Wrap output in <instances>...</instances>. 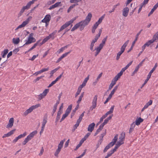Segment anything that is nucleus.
<instances>
[{"instance_id":"f257e3e1","label":"nucleus","mask_w":158,"mask_h":158,"mask_svg":"<svg viewBox=\"0 0 158 158\" xmlns=\"http://www.w3.org/2000/svg\"><path fill=\"white\" fill-rule=\"evenodd\" d=\"M35 1V0H32L31 1L29 2L26 6L23 7L18 14V16H20L25 10H27L30 9L31 5L33 4Z\"/></svg>"},{"instance_id":"f03ea898","label":"nucleus","mask_w":158,"mask_h":158,"mask_svg":"<svg viewBox=\"0 0 158 158\" xmlns=\"http://www.w3.org/2000/svg\"><path fill=\"white\" fill-rule=\"evenodd\" d=\"M37 133V131H33L31 132L27 137L25 139L24 141L22 142V144L25 145L29 141L31 140Z\"/></svg>"},{"instance_id":"7ed1b4c3","label":"nucleus","mask_w":158,"mask_h":158,"mask_svg":"<svg viewBox=\"0 0 158 158\" xmlns=\"http://www.w3.org/2000/svg\"><path fill=\"white\" fill-rule=\"evenodd\" d=\"M129 40H127L122 46L120 49V51L119 52H118L117 54L116 58V59L117 60H118L119 59L120 56L124 51L126 46H127L128 44L129 43Z\"/></svg>"},{"instance_id":"20e7f679","label":"nucleus","mask_w":158,"mask_h":158,"mask_svg":"<svg viewBox=\"0 0 158 158\" xmlns=\"http://www.w3.org/2000/svg\"><path fill=\"white\" fill-rule=\"evenodd\" d=\"M157 66V63L155 64L154 67L152 68V69L150 71L148 75L147 79L145 80L144 83L142 84L141 87V88H142L144 85L146 84L147 82L149 80V79L150 78L151 76L152 75V74L153 73V71L155 70Z\"/></svg>"},{"instance_id":"39448f33","label":"nucleus","mask_w":158,"mask_h":158,"mask_svg":"<svg viewBox=\"0 0 158 158\" xmlns=\"http://www.w3.org/2000/svg\"><path fill=\"white\" fill-rule=\"evenodd\" d=\"M85 27V26L82 22L81 21L76 24L74 26V27L72 28V29L71 30V31H75V30L77 29L79 27H80V31H82L84 29Z\"/></svg>"},{"instance_id":"423d86ee","label":"nucleus","mask_w":158,"mask_h":158,"mask_svg":"<svg viewBox=\"0 0 158 158\" xmlns=\"http://www.w3.org/2000/svg\"><path fill=\"white\" fill-rule=\"evenodd\" d=\"M64 141L65 139H64L60 142L58 145V148L56 150L54 154V155L56 156H58V154L63 147V145Z\"/></svg>"},{"instance_id":"0eeeda50","label":"nucleus","mask_w":158,"mask_h":158,"mask_svg":"<svg viewBox=\"0 0 158 158\" xmlns=\"http://www.w3.org/2000/svg\"><path fill=\"white\" fill-rule=\"evenodd\" d=\"M92 17V14L91 13H89L86 16L85 19L84 20L81 21L85 26L88 25Z\"/></svg>"},{"instance_id":"6e6552de","label":"nucleus","mask_w":158,"mask_h":158,"mask_svg":"<svg viewBox=\"0 0 158 158\" xmlns=\"http://www.w3.org/2000/svg\"><path fill=\"white\" fill-rule=\"evenodd\" d=\"M33 34L32 33L30 34L28 37V40L26 43L21 47L24 46L25 45L30 44L32 43L35 42L36 41L35 38L33 37Z\"/></svg>"},{"instance_id":"1a4fd4ad","label":"nucleus","mask_w":158,"mask_h":158,"mask_svg":"<svg viewBox=\"0 0 158 158\" xmlns=\"http://www.w3.org/2000/svg\"><path fill=\"white\" fill-rule=\"evenodd\" d=\"M98 98V96L97 95H95L93 99L92 102V105L90 107L89 110H92L94 109H95L97 106V102Z\"/></svg>"},{"instance_id":"9d476101","label":"nucleus","mask_w":158,"mask_h":158,"mask_svg":"<svg viewBox=\"0 0 158 158\" xmlns=\"http://www.w3.org/2000/svg\"><path fill=\"white\" fill-rule=\"evenodd\" d=\"M49 89H46L43 92L38 95V99L40 100L43 98H44L48 92Z\"/></svg>"},{"instance_id":"9b49d317","label":"nucleus","mask_w":158,"mask_h":158,"mask_svg":"<svg viewBox=\"0 0 158 158\" xmlns=\"http://www.w3.org/2000/svg\"><path fill=\"white\" fill-rule=\"evenodd\" d=\"M143 30L141 29L139 32L136 35V37H135V39L134 41L133 42L129 50L128 51V52H130L132 49L133 47L134 46L136 42L137 41V40H138V37L139 35L140 34L141 32Z\"/></svg>"},{"instance_id":"f8f14e48","label":"nucleus","mask_w":158,"mask_h":158,"mask_svg":"<svg viewBox=\"0 0 158 158\" xmlns=\"http://www.w3.org/2000/svg\"><path fill=\"white\" fill-rule=\"evenodd\" d=\"M129 12V9L127 7H126L123 10V15L125 17H126L128 15Z\"/></svg>"},{"instance_id":"ddd939ff","label":"nucleus","mask_w":158,"mask_h":158,"mask_svg":"<svg viewBox=\"0 0 158 158\" xmlns=\"http://www.w3.org/2000/svg\"><path fill=\"white\" fill-rule=\"evenodd\" d=\"M14 122V119L13 118H10L9 121V123L6 126V128H11L13 126Z\"/></svg>"},{"instance_id":"4468645a","label":"nucleus","mask_w":158,"mask_h":158,"mask_svg":"<svg viewBox=\"0 0 158 158\" xmlns=\"http://www.w3.org/2000/svg\"><path fill=\"white\" fill-rule=\"evenodd\" d=\"M51 18V16L50 15H46L44 18L42 20L41 22L43 23H47L49 22Z\"/></svg>"},{"instance_id":"2eb2a0df","label":"nucleus","mask_w":158,"mask_h":158,"mask_svg":"<svg viewBox=\"0 0 158 158\" xmlns=\"http://www.w3.org/2000/svg\"><path fill=\"white\" fill-rule=\"evenodd\" d=\"M95 126V124L94 123L90 124L88 127V131L90 132H92L94 129Z\"/></svg>"},{"instance_id":"dca6fc26","label":"nucleus","mask_w":158,"mask_h":158,"mask_svg":"<svg viewBox=\"0 0 158 158\" xmlns=\"http://www.w3.org/2000/svg\"><path fill=\"white\" fill-rule=\"evenodd\" d=\"M49 39V38L47 36L43 40L42 42L41 43L40 42L41 40H38L37 41L38 42V46H41L42 44H43L46 43V42H47L48 40Z\"/></svg>"},{"instance_id":"f3484780","label":"nucleus","mask_w":158,"mask_h":158,"mask_svg":"<svg viewBox=\"0 0 158 158\" xmlns=\"http://www.w3.org/2000/svg\"><path fill=\"white\" fill-rule=\"evenodd\" d=\"M69 25H70L67 22H66L63 25L61 26L60 29L58 31V32H60L61 31L64 29L65 28H66Z\"/></svg>"},{"instance_id":"a211bd4d","label":"nucleus","mask_w":158,"mask_h":158,"mask_svg":"<svg viewBox=\"0 0 158 158\" xmlns=\"http://www.w3.org/2000/svg\"><path fill=\"white\" fill-rule=\"evenodd\" d=\"M15 129H14L13 130H12L10 131V132H8L7 133L5 134L2 137L3 138H4L5 137H8L12 135L14 133V131H15Z\"/></svg>"},{"instance_id":"6ab92c4d","label":"nucleus","mask_w":158,"mask_h":158,"mask_svg":"<svg viewBox=\"0 0 158 158\" xmlns=\"http://www.w3.org/2000/svg\"><path fill=\"white\" fill-rule=\"evenodd\" d=\"M56 30H55L52 33L50 34L48 36L49 39L51 38L52 40H53L55 38V35L57 32Z\"/></svg>"},{"instance_id":"aec40b11","label":"nucleus","mask_w":158,"mask_h":158,"mask_svg":"<svg viewBox=\"0 0 158 158\" xmlns=\"http://www.w3.org/2000/svg\"><path fill=\"white\" fill-rule=\"evenodd\" d=\"M89 75L87 77H86L85 79L83 81L82 84L81 85L79 86V87L82 88L83 87L85 86V85L87 81L89 79Z\"/></svg>"},{"instance_id":"412c9836","label":"nucleus","mask_w":158,"mask_h":158,"mask_svg":"<svg viewBox=\"0 0 158 158\" xmlns=\"http://www.w3.org/2000/svg\"><path fill=\"white\" fill-rule=\"evenodd\" d=\"M102 48L101 47V46H99L98 47L96 48L95 50H96V52L95 54V56H96L100 52L101 50L102 49Z\"/></svg>"},{"instance_id":"4be33fe9","label":"nucleus","mask_w":158,"mask_h":158,"mask_svg":"<svg viewBox=\"0 0 158 158\" xmlns=\"http://www.w3.org/2000/svg\"><path fill=\"white\" fill-rule=\"evenodd\" d=\"M62 113V111H58L56 117L55 123L56 124L60 118V115Z\"/></svg>"},{"instance_id":"5701e85b","label":"nucleus","mask_w":158,"mask_h":158,"mask_svg":"<svg viewBox=\"0 0 158 158\" xmlns=\"http://www.w3.org/2000/svg\"><path fill=\"white\" fill-rule=\"evenodd\" d=\"M143 121V119L139 117L138 119H137L135 121V125H139L140 123L142 122Z\"/></svg>"},{"instance_id":"b1692460","label":"nucleus","mask_w":158,"mask_h":158,"mask_svg":"<svg viewBox=\"0 0 158 158\" xmlns=\"http://www.w3.org/2000/svg\"><path fill=\"white\" fill-rule=\"evenodd\" d=\"M113 146V145H112L111 143H109V144L107 146H106L104 148V149L103 150V152L104 153L106 152L108 149H109L110 148L112 147Z\"/></svg>"},{"instance_id":"393cba45","label":"nucleus","mask_w":158,"mask_h":158,"mask_svg":"<svg viewBox=\"0 0 158 158\" xmlns=\"http://www.w3.org/2000/svg\"><path fill=\"white\" fill-rule=\"evenodd\" d=\"M71 52V51H69V52H66L63 54L58 59H59L60 61L64 58L66 57L69 53Z\"/></svg>"},{"instance_id":"a878e982","label":"nucleus","mask_w":158,"mask_h":158,"mask_svg":"<svg viewBox=\"0 0 158 158\" xmlns=\"http://www.w3.org/2000/svg\"><path fill=\"white\" fill-rule=\"evenodd\" d=\"M59 103H60V102H59V101H57L56 102V103L54 105V107H53V111H52V112H53V114H52V115H53L54 113L56 111V109H57V105L58 104H59Z\"/></svg>"},{"instance_id":"bb28decb","label":"nucleus","mask_w":158,"mask_h":158,"mask_svg":"<svg viewBox=\"0 0 158 158\" xmlns=\"http://www.w3.org/2000/svg\"><path fill=\"white\" fill-rule=\"evenodd\" d=\"M32 109L31 106L30 107L29 109L26 110L24 113V115L26 116L29 113H30L33 111Z\"/></svg>"},{"instance_id":"cd10ccee","label":"nucleus","mask_w":158,"mask_h":158,"mask_svg":"<svg viewBox=\"0 0 158 158\" xmlns=\"http://www.w3.org/2000/svg\"><path fill=\"white\" fill-rule=\"evenodd\" d=\"M118 134L116 135L114 137V138L112 139V141L110 143H112V145H114L116 142L117 141L118 138Z\"/></svg>"},{"instance_id":"c85d7f7f","label":"nucleus","mask_w":158,"mask_h":158,"mask_svg":"<svg viewBox=\"0 0 158 158\" xmlns=\"http://www.w3.org/2000/svg\"><path fill=\"white\" fill-rule=\"evenodd\" d=\"M135 124L134 122H133L131 124V127L130 128L129 131V133L130 134L131 133H132V132L134 130V128H135Z\"/></svg>"},{"instance_id":"c756f323","label":"nucleus","mask_w":158,"mask_h":158,"mask_svg":"<svg viewBox=\"0 0 158 158\" xmlns=\"http://www.w3.org/2000/svg\"><path fill=\"white\" fill-rule=\"evenodd\" d=\"M72 108V105L69 106L66 110L65 114L68 115L69 113H70Z\"/></svg>"},{"instance_id":"7c9ffc66","label":"nucleus","mask_w":158,"mask_h":158,"mask_svg":"<svg viewBox=\"0 0 158 158\" xmlns=\"http://www.w3.org/2000/svg\"><path fill=\"white\" fill-rule=\"evenodd\" d=\"M126 135V134L125 132H123L121 134H120V136L119 137V139H121V140H123L124 141L125 137Z\"/></svg>"},{"instance_id":"2f4dec72","label":"nucleus","mask_w":158,"mask_h":158,"mask_svg":"<svg viewBox=\"0 0 158 158\" xmlns=\"http://www.w3.org/2000/svg\"><path fill=\"white\" fill-rule=\"evenodd\" d=\"M12 42L14 44H18L20 42L19 38H13L12 39Z\"/></svg>"},{"instance_id":"473e14b6","label":"nucleus","mask_w":158,"mask_h":158,"mask_svg":"<svg viewBox=\"0 0 158 158\" xmlns=\"http://www.w3.org/2000/svg\"><path fill=\"white\" fill-rule=\"evenodd\" d=\"M154 42V40L152 39L148 40L145 44L147 47L149 46L151 44Z\"/></svg>"},{"instance_id":"72a5a7b5","label":"nucleus","mask_w":158,"mask_h":158,"mask_svg":"<svg viewBox=\"0 0 158 158\" xmlns=\"http://www.w3.org/2000/svg\"><path fill=\"white\" fill-rule=\"evenodd\" d=\"M8 50L7 49H5L2 52V56L3 58L5 57L6 55L8 52Z\"/></svg>"},{"instance_id":"f704fd0d","label":"nucleus","mask_w":158,"mask_h":158,"mask_svg":"<svg viewBox=\"0 0 158 158\" xmlns=\"http://www.w3.org/2000/svg\"><path fill=\"white\" fill-rule=\"evenodd\" d=\"M152 39L154 40V42L158 40V31L154 35Z\"/></svg>"},{"instance_id":"c9c22d12","label":"nucleus","mask_w":158,"mask_h":158,"mask_svg":"<svg viewBox=\"0 0 158 158\" xmlns=\"http://www.w3.org/2000/svg\"><path fill=\"white\" fill-rule=\"evenodd\" d=\"M107 38V37H106L105 38H104L102 40V43L100 44L99 46H101V47L103 48L104 45L105 44L106 42V40Z\"/></svg>"},{"instance_id":"e433bc0d","label":"nucleus","mask_w":158,"mask_h":158,"mask_svg":"<svg viewBox=\"0 0 158 158\" xmlns=\"http://www.w3.org/2000/svg\"><path fill=\"white\" fill-rule=\"evenodd\" d=\"M26 25H27V24L24 22H23L21 25H19L16 28L15 30H16L19 28L23 27H24L25 26H26Z\"/></svg>"},{"instance_id":"4c0bfd02","label":"nucleus","mask_w":158,"mask_h":158,"mask_svg":"<svg viewBox=\"0 0 158 158\" xmlns=\"http://www.w3.org/2000/svg\"><path fill=\"white\" fill-rule=\"evenodd\" d=\"M47 122V116H44L42 122V126H45V125Z\"/></svg>"},{"instance_id":"58836bf2","label":"nucleus","mask_w":158,"mask_h":158,"mask_svg":"<svg viewBox=\"0 0 158 158\" xmlns=\"http://www.w3.org/2000/svg\"><path fill=\"white\" fill-rule=\"evenodd\" d=\"M120 5L119 3H118L116 5H114L113 6V8L112 10H110L109 12L110 13H111L112 12L114 11L115 8L117 7L118 6H119Z\"/></svg>"},{"instance_id":"ea45409f","label":"nucleus","mask_w":158,"mask_h":158,"mask_svg":"<svg viewBox=\"0 0 158 158\" xmlns=\"http://www.w3.org/2000/svg\"><path fill=\"white\" fill-rule=\"evenodd\" d=\"M157 7L155 5L154 6L153 8L151 10L150 12L148 14V16H149L150 15L152 14L154 11L157 8Z\"/></svg>"},{"instance_id":"a19ab883","label":"nucleus","mask_w":158,"mask_h":158,"mask_svg":"<svg viewBox=\"0 0 158 158\" xmlns=\"http://www.w3.org/2000/svg\"><path fill=\"white\" fill-rule=\"evenodd\" d=\"M105 15H103L100 18H99L98 21L96 23L99 24L102 22L103 19H104L105 17Z\"/></svg>"},{"instance_id":"79ce46f5","label":"nucleus","mask_w":158,"mask_h":158,"mask_svg":"<svg viewBox=\"0 0 158 158\" xmlns=\"http://www.w3.org/2000/svg\"><path fill=\"white\" fill-rule=\"evenodd\" d=\"M77 5H78L77 4H73V5H72L71 6L68 8V10H67V12L68 13H69L71 10H72V9L74 7L76 6Z\"/></svg>"},{"instance_id":"37998d69","label":"nucleus","mask_w":158,"mask_h":158,"mask_svg":"<svg viewBox=\"0 0 158 158\" xmlns=\"http://www.w3.org/2000/svg\"><path fill=\"white\" fill-rule=\"evenodd\" d=\"M78 18V16L75 17L73 18L72 19H71L69 21L67 22L70 25V24H72L73 22L75 21Z\"/></svg>"},{"instance_id":"c03bdc74","label":"nucleus","mask_w":158,"mask_h":158,"mask_svg":"<svg viewBox=\"0 0 158 158\" xmlns=\"http://www.w3.org/2000/svg\"><path fill=\"white\" fill-rule=\"evenodd\" d=\"M82 89V88L80 87H78L77 91L75 94V97L76 98L80 94Z\"/></svg>"},{"instance_id":"a18cd8bd","label":"nucleus","mask_w":158,"mask_h":158,"mask_svg":"<svg viewBox=\"0 0 158 158\" xmlns=\"http://www.w3.org/2000/svg\"><path fill=\"white\" fill-rule=\"evenodd\" d=\"M38 42H37L32 47L30 48L28 50V51L30 52L35 48L37 46H38Z\"/></svg>"},{"instance_id":"49530a36","label":"nucleus","mask_w":158,"mask_h":158,"mask_svg":"<svg viewBox=\"0 0 158 158\" xmlns=\"http://www.w3.org/2000/svg\"><path fill=\"white\" fill-rule=\"evenodd\" d=\"M38 42H37L32 47L30 48L28 50V51L30 52L35 48L37 46H38Z\"/></svg>"},{"instance_id":"de8ad7c7","label":"nucleus","mask_w":158,"mask_h":158,"mask_svg":"<svg viewBox=\"0 0 158 158\" xmlns=\"http://www.w3.org/2000/svg\"><path fill=\"white\" fill-rule=\"evenodd\" d=\"M115 83L113 81H111V83L110 84L109 86L108 91L110 90L111 89L113 86L115 85Z\"/></svg>"},{"instance_id":"09e8293b","label":"nucleus","mask_w":158,"mask_h":158,"mask_svg":"<svg viewBox=\"0 0 158 158\" xmlns=\"http://www.w3.org/2000/svg\"><path fill=\"white\" fill-rule=\"evenodd\" d=\"M102 29H100L99 30V33H98V34H97L96 35L95 38L97 40H98L101 35V34L102 33Z\"/></svg>"},{"instance_id":"8fccbe9b","label":"nucleus","mask_w":158,"mask_h":158,"mask_svg":"<svg viewBox=\"0 0 158 158\" xmlns=\"http://www.w3.org/2000/svg\"><path fill=\"white\" fill-rule=\"evenodd\" d=\"M40 106V104H38L35 105H33L31 106L33 110H34L38 107Z\"/></svg>"},{"instance_id":"3c124183","label":"nucleus","mask_w":158,"mask_h":158,"mask_svg":"<svg viewBox=\"0 0 158 158\" xmlns=\"http://www.w3.org/2000/svg\"><path fill=\"white\" fill-rule=\"evenodd\" d=\"M124 141L123 140H121V139H119V141L117 142V145H118V146H120L122 144H123L124 142Z\"/></svg>"},{"instance_id":"603ef678","label":"nucleus","mask_w":158,"mask_h":158,"mask_svg":"<svg viewBox=\"0 0 158 158\" xmlns=\"http://www.w3.org/2000/svg\"><path fill=\"white\" fill-rule=\"evenodd\" d=\"M26 135H27V133H26V132H25L23 134H21V135H19L18 136V137L19 138V139L22 138L24 137L25 136H26Z\"/></svg>"},{"instance_id":"864d4df0","label":"nucleus","mask_w":158,"mask_h":158,"mask_svg":"<svg viewBox=\"0 0 158 158\" xmlns=\"http://www.w3.org/2000/svg\"><path fill=\"white\" fill-rule=\"evenodd\" d=\"M44 77V76H42L40 77H37L33 81V82L34 83H36L37 81H38L40 79H42L43 77Z\"/></svg>"},{"instance_id":"5fc2aeb1","label":"nucleus","mask_w":158,"mask_h":158,"mask_svg":"<svg viewBox=\"0 0 158 158\" xmlns=\"http://www.w3.org/2000/svg\"><path fill=\"white\" fill-rule=\"evenodd\" d=\"M102 74V73H101L98 75V77H97L96 80V81L94 82V83H96L98 81L99 79L101 77Z\"/></svg>"},{"instance_id":"6e6d98bb","label":"nucleus","mask_w":158,"mask_h":158,"mask_svg":"<svg viewBox=\"0 0 158 158\" xmlns=\"http://www.w3.org/2000/svg\"><path fill=\"white\" fill-rule=\"evenodd\" d=\"M31 19L32 17L31 16H29L25 21L23 22L27 25L29 23V21L31 20Z\"/></svg>"},{"instance_id":"4d7b16f0","label":"nucleus","mask_w":158,"mask_h":158,"mask_svg":"<svg viewBox=\"0 0 158 158\" xmlns=\"http://www.w3.org/2000/svg\"><path fill=\"white\" fill-rule=\"evenodd\" d=\"M118 145H117V144H116L115 146L114 147V148L113 150H110L111 152H112L113 153L116 151L117 149L119 147Z\"/></svg>"},{"instance_id":"13d9d810","label":"nucleus","mask_w":158,"mask_h":158,"mask_svg":"<svg viewBox=\"0 0 158 158\" xmlns=\"http://www.w3.org/2000/svg\"><path fill=\"white\" fill-rule=\"evenodd\" d=\"M58 69L57 68H56L52 70L50 72L51 76L52 77L53 76V74L55 73L58 70Z\"/></svg>"},{"instance_id":"bf43d9fd","label":"nucleus","mask_w":158,"mask_h":158,"mask_svg":"<svg viewBox=\"0 0 158 158\" xmlns=\"http://www.w3.org/2000/svg\"><path fill=\"white\" fill-rule=\"evenodd\" d=\"M106 134V130H105L104 132L103 133L101 134L100 136V139H103V138L104 136H105Z\"/></svg>"},{"instance_id":"052dcab7","label":"nucleus","mask_w":158,"mask_h":158,"mask_svg":"<svg viewBox=\"0 0 158 158\" xmlns=\"http://www.w3.org/2000/svg\"><path fill=\"white\" fill-rule=\"evenodd\" d=\"M68 116L67 114H64L62 116V118L61 119V120L60 121V122H61L64 119Z\"/></svg>"},{"instance_id":"680f3d73","label":"nucleus","mask_w":158,"mask_h":158,"mask_svg":"<svg viewBox=\"0 0 158 158\" xmlns=\"http://www.w3.org/2000/svg\"><path fill=\"white\" fill-rule=\"evenodd\" d=\"M139 68V66H137L135 67V70L134 71V72H133L132 73V74L131 75L132 76H133L135 74V73L138 71Z\"/></svg>"},{"instance_id":"e2e57ef3","label":"nucleus","mask_w":158,"mask_h":158,"mask_svg":"<svg viewBox=\"0 0 158 158\" xmlns=\"http://www.w3.org/2000/svg\"><path fill=\"white\" fill-rule=\"evenodd\" d=\"M63 73H64L63 72L59 76H58L56 78L55 80H54L56 82L57 81H58L59 80H60L61 78Z\"/></svg>"},{"instance_id":"0e129e2a","label":"nucleus","mask_w":158,"mask_h":158,"mask_svg":"<svg viewBox=\"0 0 158 158\" xmlns=\"http://www.w3.org/2000/svg\"><path fill=\"white\" fill-rule=\"evenodd\" d=\"M114 106H112L110 108V110L108 111V112L110 114L112 113L114 110Z\"/></svg>"},{"instance_id":"69168bd1","label":"nucleus","mask_w":158,"mask_h":158,"mask_svg":"<svg viewBox=\"0 0 158 158\" xmlns=\"http://www.w3.org/2000/svg\"><path fill=\"white\" fill-rule=\"evenodd\" d=\"M113 153L111 152L110 151L108 152L107 154V155L105 157V158H108Z\"/></svg>"},{"instance_id":"338daca9","label":"nucleus","mask_w":158,"mask_h":158,"mask_svg":"<svg viewBox=\"0 0 158 158\" xmlns=\"http://www.w3.org/2000/svg\"><path fill=\"white\" fill-rule=\"evenodd\" d=\"M94 44L92 42H91L90 45V49L92 51H94V50H93V48L94 46Z\"/></svg>"},{"instance_id":"774afa93","label":"nucleus","mask_w":158,"mask_h":158,"mask_svg":"<svg viewBox=\"0 0 158 158\" xmlns=\"http://www.w3.org/2000/svg\"><path fill=\"white\" fill-rule=\"evenodd\" d=\"M56 82L55 81H53L48 86V88H50L53 85L55 84Z\"/></svg>"}]
</instances>
